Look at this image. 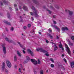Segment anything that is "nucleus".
Listing matches in <instances>:
<instances>
[{
    "mask_svg": "<svg viewBox=\"0 0 74 74\" xmlns=\"http://www.w3.org/2000/svg\"><path fill=\"white\" fill-rule=\"evenodd\" d=\"M31 61L33 63L34 65H37V61L34 59H31Z\"/></svg>",
    "mask_w": 74,
    "mask_h": 74,
    "instance_id": "obj_2",
    "label": "nucleus"
},
{
    "mask_svg": "<svg viewBox=\"0 0 74 74\" xmlns=\"http://www.w3.org/2000/svg\"><path fill=\"white\" fill-rule=\"evenodd\" d=\"M36 51H38V52H39V51H40V48L39 49H36Z\"/></svg>",
    "mask_w": 74,
    "mask_h": 74,
    "instance_id": "obj_41",
    "label": "nucleus"
},
{
    "mask_svg": "<svg viewBox=\"0 0 74 74\" xmlns=\"http://www.w3.org/2000/svg\"><path fill=\"white\" fill-rule=\"evenodd\" d=\"M55 8H57V9H59V7L58 5L56 6Z\"/></svg>",
    "mask_w": 74,
    "mask_h": 74,
    "instance_id": "obj_32",
    "label": "nucleus"
},
{
    "mask_svg": "<svg viewBox=\"0 0 74 74\" xmlns=\"http://www.w3.org/2000/svg\"><path fill=\"white\" fill-rule=\"evenodd\" d=\"M3 22H4L5 23H6V24L8 25H11V24L10 23L8 22V21H7L5 20H3Z\"/></svg>",
    "mask_w": 74,
    "mask_h": 74,
    "instance_id": "obj_7",
    "label": "nucleus"
},
{
    "mask_svg": "<svg viewBox=\"0 0 74 74\" xmlns=\"http://www.w3.org/2000/svg\"><path fill=\"white\" fill-rule=\"evenodd\" d=\"M27 51L28 52H29L30 54H31V56H33V52L32 51V50H30L29 49H28L27 50Z\"/></svg>",
    "mask_w": 74,
    "mask_h": 74,
    "instance_id": "obj_6",
    "label": "nucleus"
},
{
    "mask_svg": "<svg viewBox=\"0 0 74 74\" xmlns=\"http://www.w3.org/2000/svg\"><path fill=\"white\" fill-rule=\"evenodd\" d=\"M14 59L15 62L17 60V59L16 58V56H14Z\"/></svg>",
    "mask_w": 74,
    "mask_h": 74,
    "instance_id": "obj_21",
    "label": "nucleus"
},
{
    "mask_svg": "<svg viewBox=\"0 0 74 74\" xmlns=\"http://www.w3.org/2000/svg\"><path fill=\"white\" fill-rule=\"evenodd\" d=\"M70 45H71V46H73V44L72 43H70L69 44Z\"/></svg>",
    "mask_w": 74,
    "mask_h": 74,
    "instance_id": "obj_39",
    "label": "nucleus"
},
{
    "mask_svg": "<svg viewBox=\"0 0 74 74\" xmlns=\"http://www.w3.org/2000/svg\"><path fill=\"white\" fill-rule=\"evenodd\" d=\"M66 30H69V29L67 27H63L62 28V31H65Z\"/></svg>",
    "mask_w": 74,
    "mask_h": 74,
    "instance_id": "obj_9",
    "label": "nucleus"
},
{
    "mask_svg": "<svg viewBox=\"0 0 74 74\" xmlns=\"http://www.w3.org/2000/svg\"><path fill=\"white\" fill-rule=\"evenodd\" d=\"M54 51H56V50H57V49H58V47H57V46H56V45H54Z\"/></svg>",
    "mask_w": 74,
    "mask_h": 74,
    "instance_id": "obj_16",
    "label": "nucleus"
},
{
    "mask_svg": "<svg viewBox=\"0 0 74 74\" xmlns=\"http://www.w3.org/2000/svg\"><path fill=\"white\" fill-rule=\"evenodd\" d=\"M53 18H56V17H55V16H53Z\"/></svg>",
    "mask_w": 74,
    "mask_h": 74,
    "instance_id": "obj_59",
    "label": "nucleus"
},
{
    "mask_svg": "<svg viewBox=\"0 0 74 74\" xmlns=\"http://www.w3.org/2000/svg\"><path fill=\"white\" fill-rule=\"evenodd\" d=\"M6 31H8V29H7V28H6Z\"/></svg>",
    "mask_w": 74,
    "mask_h": 74,
    "instance_id": "obj_63",
    "label": "nucleus"
},
{
    "mask_svg": "<svg viewBox=\"0 0 74 74\" xmlns=\"http://www.w3.org/2000/svg\"><path fill=\"white\" fill-rule=\"evenodd\" d=\"M47 11H49V12L50 14H51V12H52L51 11H50V10H48V9H47Z\"/></svg>",
    "mask_w": 74,
    "mask_h": 74,
    "instance_id": "obj_24",
    "label": "nucleus"
},
{
    "mask_svg": "<svg viewBox=\"0 0 74 74\" xmlns=\"http://www.w3.org/2000/svg\"><path fill=\"white\" fill-rule=\"evenodd\" d=\"M64 56V54H62V56L63 57V56Z\"/></svg>",
    "mask_w": 74,
    "mask_h": 74,
    "instance_id": "obj_64",
    "label": "nucleus"
},
{
    "mask_svg": "<svg viewBox=\"0 0 74 74\" xmlns=\"http://www.w3.org/2000/svg\"><path fill=\"white\" fill-rule=\"evenodd\" d=\"M66 12H67V11H69V14L70 15H71L73 14V12L71 11H69V10H66Z\"/></svg>",
    "mask_w": 74,
    "mask_h": 74,
    "instance_id": "obj_10",
    "label": "nucleus"
},
{
    "mask_svg": "<svg viewBox=\"0 0 74 74\" xmlns=\"http://www.w3.org/2000/svg\"><path fill=\"white\" fill-rule=\"evenodd\" d=\"M46 73H48V70H47L46 71Z\"/></svg>",
    "mask_w": 74,
    "mask_h": 74,
    "instance_id": "obj_62",
    "label": "nucleus"
},
{
    "mask_svg": "<svg viewBox=\"0 0 74 74\" xmlns=\"http://www.w3.org/2000/svg\"><path fill=\"white\" fill-rule=\"evenodd\" d=\"M46 42L47 43H49V41L47 40H46Z\"/></svg>",
    "mask_w": 74,
    "mask_h": 74,
    "instance_id": "obj_46",
    "label": "nucleus"
},
{
    "mask_svg": "<svg viewBox=\"0 0 74 74\" xmlns=\"http://www.w3.org/2000/svg\"><path fill=\"white\" fill-rule=\"evenodd\" d=\"M71 64V66L72 68L74 67V62L72 61L71 62H70Z\"/></svg>",
    "mask_w": 74,
    "mask_h": 74,
    "instance_id": "obj_8",
    "label": "nucleus"
},
{
    "mask_svg": "<svg viewBox=\"0 0 74 74\" xmlns=\"http://www.w3.org/2000/svg\"><path fill=\"white\" fill-rule=\"evenodd\" d=\"M5 44H3L2 45V46L3 47H5Z\"/></svg>",
    "mask_w": 74,
    "mask_h": 74,
    "instance_id": "obj_44",
    "label": "nucleus"
},
{
    "mask_svg": "<svg viewBox=\"0 0 74 74\" xmlns=\"http://www.w3.org/2000/svg\"><path fill=\"white\" fill-rule=\"evenodd\" d=\"M27 28V27H26L25 26H24V27H23V28L25 30H26V29Z\"/></svg>",
    "mask_w": 74,
    "mask_h": 74,
    "instance_id": "obj_34",
    "label": "nucleus"
},
{
    "mask_svg": "<svg viewBox=\"0 0 74 74\" xmlns=\"http://www.w3.org/2000/svg\"><path fill=\"white\" fill-rule=\"evenodd\" d=\"M23 53H24V54L26 53V52H25V50H23Z\"/></svg>",
    "mask_w": 74,
    "mask_h": 74,
    "instance_id": "obj_42",
    "label": "nucleus"
},
{
    "mask_svg": "<svg viewBox=\"0 0 74 74\" xmlns=\"http://www.w3.org/2000/svg\"><path fill=\"white\" fill-rule=\"evenodd\" d=\"M51 67H52V68H53L54 67H55V65H53V64H51Z\"/></svg>",
    "mask_w": 74,
    "mask_h": 74,
    "instance_id": "obj_27",
    "label": "nucleus"
},
{
    "mask_svg": "<svg viewBox=\"0 0 74 74\" xmlns=\"http://www.w3.org/2000/svg\"><path fill=\"white\" fill-rule=\"evenodd\" d=\"M39 34H41V32H39Z\"/></svg>",
    "mask_w": 74,
    "mask_h": 74,
    "instance_id": "obj_61",
    "label": "nucleus"
},
{
    "mask_svg": "<svg viewBox=\"0 0 74 74\" xmlns=\"http://www.w3.org/2000/svg\"><path fill=\"white\" fill-rule=\"evenodd\" d=\"M40 74H44V72H43V71H42V70L40 71Z\"/></svg>",
    "mask_w": 74,
    "mask_h": 74,
    "instance_id": "obj_23",
    "label": "nucleus"
},
{
    "mask_svg": "<svg viewBox=\"0 0 74 74\" xmlns=\"http://www.w3.org/2000/svg\"><path fill=\"white\" fill-rule=\"evenodd\" d=\"M6 63L8 67H9V68L11 67V66H12L11 65V63L9 61H7L6 62Z\"/></svg>",
    "mask_w": 74,
    "mask_h": 74,
    "instance_id": "obj_3",
    "label": "nucleus"
},
{
    "mask_svg": "<svg viewBox=\"0 0 74 74\" xmlns=\"http://www.w3.org/2000/svg\"><path fill=\"white\" fill-rule=\"evenodd\" d=\"M31 18L32 19V21H34V18H33V17H32Z\"/></svg>",
    "mask_w": 74,
    "mask_h": 74,
    "instance_id": "obj_56",
    "label": "nucleus"
},
{
    "mask_svg": "<svg viewBox=\"0 0 74 74\" xmlns=\"http://www.w3.org/2000/svg\"><path fill=\"white\" fill-rule=\"evenodd\" d=\"M55 27L56 29H57V30H58V32L60 31V29L57 26H55Z\"/></svg>",
    "mask_w": 74,
    "mask_h": 74,
    "instance_id": "obj_18",
    "label": "nucleus"
},
{
    "mask_svg": "<svg viewBox=\"0 0 74 74\" xmlns=\"http://www.w3.org/2000/svg\"><path fill=\"white\" fill-rule=\"evenodd\" d=\"M33 1L34 3L35 4H38V1L36 0H33Z\"/></svg>",
    "mask_w": 74,
    "mask_h": 74,
    "instance_id": "obj_19",
    "label": "nucleus"
},
{
    "mask_svg": "<svg viewBox=\"0 0 74 74\" xmlns=\"http://www.w3.org/2000/svg\"><path fill=\"white\" fill-rule=\"evenodd\" d=\"M50 60L53 63H54V61L53 60V59H52V58H50Z\"/></svg>",
    "mask_w": 74,
    "mask_h": 74,
    "instance_id": "obj_30",
    "label": "nucleus"
},
{
    "mask_svg": "<svg viewBox=\"0 0 74 74\" xmlns=\"http://www.w3.org/2000/svg\"><path fill=\"white\" fill-rule=\"evenodd\" d=\"M3 51L4 53L5 54V53H6V48H5V47H3Z\"/></svg>",
    "mask_w": 74,
    "mask_h": 74,
    "instance_id": "obj_13",
    "label": "nucleus"
},
{
    "mask_svg": "<svg viewBox=\"0 0 74 74\" xmlns=\"http://www.w3.org/2000/svg\"><path fill=\"white\" fill-rule=\"evenodd\" d=\"M60 44L59 45V47L60 48H62L63 47V45H62V43H61V42H59Z\"/></svg>",
    "mask_w": 74,
    "mask_h": 74,
    "instance_id": "obj_14",
    "label": "nucleus"
},
{
    "mask_svg": "<svg viewBox=\"0 0 74 74\" xmlns=\"http://www.w3.org/2000/svg\"><path fill=\"white\" fill-rule=\"evenodd\" d=\"M9 9H10V10H12V8H11V7H9Z\"/></svg>",
    "mask_w": 74,
    "mask_h": 74,
    "instance_id": "obj_49",
    "label": "nucleus"
},
{
    "mask_svg": "<svg viewBox=\"0 0 74 74\" xmlns=\"http://www.w3.org/2000/svg\"><path fill=\"white\" fill-rule=\"evenodd\" d=\"M17 53L18 56H20V57H21V56H22L21 54L19 52V51H17Z\"/></svg>",
    "mask_w": 74,
    "mask_h": 74,
    "instance_id": "obj_15",
    "label": "nucleus"
},
{
    "mask_svg": "<svg viewBox=\"0 0 74 74\" xmlns=\"http://www.w3.org/2000/svg\"><path fill=\"white\" fill-rule=\"evenodd\" d=\"M53 22L54 24H56V22L54 21H53Z\"/></svg>",
    "mask_w": 74,
    "mask_h": 74,
    "instance_id": "obj_43",
    "label": "nucleus"
},
{
    "mask_svg": "<svg viewBox=\"0 0 74 74\" xmlns=\"http://www.w3.org/2000/svg\"><path fill=\"white\" fill-rule=\"evenodd\" d=\"M14 7H16V6H17L16 4H14Z\"/></svg>",
    "mask_w": 74,
    "mask_h": 74,
    "instance_id": "obj_55",
    "label": "nucleus"
},
{
    "mask_svg": "<svg viewBox=\"0 0 74 74\" xmlns=\"http://www.w3.org/2000/svg\"><path fill=\"white\" fill-rule=\"evenodd\" d=\"M56 38L57 40H58V39L59 38V36H57Z\"/></svg>",
    "mask_w": 74,
    "mask_h": 74,
    "instance_id": "obj_48",
    "label": "nucleus"
},
{
    "mask_svg": "<svg viewBox=\"0 0 74 74\" xmlns=\"http://www.w3.org/2000/svg\"><path fill=\"white\" fill-rule=\"evenodd\" d=\"M12 40H10L8 41V42H9V43H11L12 42Z\"/></svg>",
    "mask_w": 74,
    "mask_h": 74,
    "instance_id": "obj_36",
    "label": "nucleus"
},
{
    "mask_svg": "<svg viewBox=\"0 0 74 74\" xmlns=\"http://www.w3.org/2000/svg\"><path fill=\"white\" fill-rule=\"evenodd\" d=\"M63 60L65 63H66V62H67V61L66 60V59L64 58Z\"/></svg>",
    "mask_w": 74,
    "mask_h": 74,
    "instance_id": "obj_37",
    "label": "nucleus"
},
{
    "mask_svg": "<svg viewBox=\"0 0 74 74\" xmlns=\"http://www.w3.org/2000/svg\"><path fill=\"white\" fill-rule=\"evenodd\" d=\"M14 28L13 27H12L11 28V29H10V30L11 31H13V30H14Z\"/></svg>",
    "mask_w": 74,
    "mask_h": 74,
    "instance_id": "obj_38",
    "label": "nucleus"
},
{
    "mask_svg": "<svg viewBox=\"0 0 74 74\" xmlns=\"http://www.w3.org/2000/svg\"><path fill=\"white\" fill-rule=\"evenodd\" d=\"M47 36H49L50 38H51V39H52V38H53V37L52 36H51V34H47Z\"/></svg>",
    "mask_w": 74,
    "mask_h": 74,
    "instance_id": "obj_17",
    "label": "nucleus"
},
{
    "mask_svg": "<svg viewBox=\"0 0 74 74\" xmlns=\"http://www.w3.org/2000/svg\"><path fill=\"white\" fill-rule=\"evenodd\" d=\"M5 72H6V73H7L8 72V70H7V69H5Z\"/></svg>",
    "mask_w": 74,
    "mask_h": 74,
    "instance_id": "obj_53",
    "label": "nucleus"
},
{
    "mask_svg": "<svg viewBox=\"0 0 74 74\" xmlns=\"http://www.w3.org/2000/svg\"><path fill=\"white\" fill-rule=\"evenodd\" d=\"M3 3H5V4L6 3V4L7 3V1H5V0L3 1Z\"/></svg>",
    "mask_w": 74,
    "mask_h": 74,
    "instance_id": "obj_40",
    "label": "nucleus"
},
{
    "mask_svg": "<svg viewBox=\"0 0 74 74\" xmlns=\"http://www.w3.org/2000/svg\"><path fill=\"white\" fill-rule=\"evenodd\" d=\"M65 46L66 47V51H67L69 54H70V53H71V51H70V49H69L68 46H67V45L66 44H65Z\"/></svg>",
    "mask_w": 74,
    "mask_h": 74,
    "instance_id": "obj_4",
    "label": "nucleus"
},
{
    "mask_svg": "<svg viewBox=\"0 0 74 74\" xmlns=\"http://www.w3.org/2000/svg\"><path fill=\"white\" fill-rule=\"evenodd\" d=\"M16 11H18V9L17 8H16Z\"/></svg>",
    "mask_w": 74,
    "mask_h": 74,
    "instance_id": "obj_58",
    "label": "nucleus"
},
{
    "mask_svg": "<svg viewBox=\"0 0 74 74\" xmlns=\"http://www.w3.org/2000/svg\"><path fill=\"white\" fill-rule=\"evenodd\" d=\"M8 15V17L9 19L10 18V14H9L8 12L7 13Z\"/></svg>",
    "mask_w": 74,
    "mask_h": 74,
    "instance_id": "obj_20",
    "label": "nucleus"
},
{
    "mask_svg": "<svg viewBox=\"0 0 74 74\" xmlns=\"http://www.w3.org/2000/svg\"><path fill=\"white\" fill-rule=\"evenodd\" d=\"M32 10H33L34 11H33V12H29L31 15L32 16L35 15L36 17H38V15L37 14V10H36V9L34 6L32 7Z\"/></svg>",
    "mask_w": 74,
    "mask_h": 74,
    "instance_id": "obj_1",
    "label": "nucleus"
},
{
    "mask_svg": "<svg viewBox=\"0 0 74 74\" xmlns=\"http://www.w3.org/2000/svg\"><path fill=\"white\" fill-rule=\"evenodd\" d=\"M2 69L3 70H4V69H5V63L4 62H3V63L2 64Z\"/></svg>",
    "mask_w": 74,
    "mask_h": 74,
    "instance_id": "obj_11",
    "label": "nucleus"
},
{
    "mask_svg": "<svg viewBox=\"0 0 74 74\" xmlns=\"http://www.w3.org/2000/svg\"><path fill=\"white\" fill-rule=\"evenodd\" d=\"M5 40H6V41H8L9 40H8V39L7 38H5Z\"/></svg>",
    "mask_w": 74,
    "mask_h": 74,
    "instance_id": "obj_35",
    "label": "nucleus"
},
{
    "mask_svg": "<svg viewBox=\"0 0 74 74\" xmlns=\"http://www.w3.org/2000/svg\"><path fill=\"white\" fill-rule=\"evenodd\" d=\"M61 48L62 51H64V48H63V47H62Z\"/></svg>",
    "mask_w": 74,
    "mask_h": 74,
    "instance_id": "obj_54",
    "label": "nucleus"
},
{
    "mask_svg": "<svg viewBox=\"0 0 74 74\" xmlns=\"http://www.w3.org/2000/svg\"><path fill=\"white\" fill-rule=\"evenodd\" d=\"M51 8H52V9H53V10L54 9V8H53V6H51L50 7Z\"/></svg>",
    "mask_w": 74,
    "mask_h": 74,
    "instance_id": "obj_47",
    "label": "nucleus"
},
{
    "mask_svg": "<svg viewBox=\"0 0 74 74\" xmlns=\"http://www.w3.org/2000/svg\"><path fill=\"white\" fill-rule=\"evenodd\" d=\"M19 71L20 72H21L22 71V70H21V68H19Z\"/></svg>",
    "mask_w": 74,
    "mask_h": 74,
    "instance_id": "obj_45",
    "label": "nucleus"
},
{
    "mask_svg": "<svg viewBox=\"0 0 74 74\" xmlns=\"http://www.w3.org/2000/svg\"><path fill=\"white\" fill-rule=\"evenodd\" d=\"M40 50L41 52H42L43 53H48V52L47 51L43 49L42 48H40Z\"/></svg>",
    "mask_w": 74,
    "mask_h": 74,
    "instance_id": "obj_5",
    "label": "nucleus"
},
{
    "mask_svg": "<svg viewBox=\"0 0 74 74\" xmlns=\"http://www.w3.org/2000/svg\"><path fill=\"white\" fill-rule=\"evenodd\" d=\"M38 64H41V62L40 61V60L39 59L38 60Z\"/></svg>",
    "mask_w": 74,
    "mask_h": 74,
    "instance_id": "obj_25",
    "label": "nucleus"
},
{
    "mask_svg": "<svg viewBox=\"0 0 74 74\" xmlns=\"http://www.w3.org/2000/svg\"><path fill=\"white\" fill-rule=\"evenodd\" d=\"M1 5H3V3H1Z\"/></svg>",
    "mask_w": 74,
    "mask_h": 74,
    "instance_id": "obj_60",
    "label": "nucleus"
},
{
    "mask_svg": "<svg viewBox=\"0 0 74 74\" xmlns=\"http://www.w3.org/2000/svg\"><path fill=\"white\" fill-rule=\"evenodd\" d=\"M20 18L21 19H22V17L21 16H20Z\"/></svg>",
    "mask_w": 74,
    "mask_h": 74,
    "instance_id": "obj_50",
    "label": "nucleus"
},
{
    "mask_svg": "<svg viewBox=\"0 0 74 74\" xmlns=\"http://www.w3.org/2000/svg\"><path fill=\"white\" fill-rule=\"evenodd\" d=\"M21 68L22 69H23V67L22 66V64H21Z\"/></svg>",
    "mask_w": 74,
    "mask_h": 74,
    "instance_id": "obj_51",
    "label": "nucleus"
},
{
    "mask_svg": "<svg viewBox=\"0 0 74 74\" xmlns=\"http://www.w3.org/2000/svg\"><path fill=\"white\" fill-rule=\"evenodd\" d=\"M23 8L25 11H28V9L26 6H23Z\"/></svg>",
    "mask_w": 74,
    "mask_h": 74,
    "instance_id": "obj_12",
    "label": "nucleus"
},
{
    "mask_svg": "<svg viewBox=\"0 0 74 74\" xmlns=\"http://www.w3.org/2000/svg\"><path fill=\"white\" fill-rule=\"evenodd\" d=\"M17 43H18V44L21 47H22V45H21V42H18Z\"/></svg>",
    "mask_w": 74,
    "mask_h": 74,
    "instance_id": "obj_22",
    "label": "nucleus"
},
{
    "mask_svg": "<svg viewBox=\"0 0 74 74\" xmlns=\"http://www.w3.org/2000/svg\"><path fill=\"white\" fill-rule=\"evenodd\" d=\"M15 67L16 68V69L17 67V66L16 65H15Z\"/></svg>",
    "mask_w": 74,
    "mask_h": 74,
    "instance_id": "obj_52",
    "label": "nucleus"
},
{
    "mask_svg": "<svg viewBox=\"0 0 74 74\" xmlns=\"http://www.w3.org/2000/svg\"><path fill=\"white\" fill-rule=\"evenodd\" d=\"M27 27H29V28H30V27H31V24H28L27 25Z\"/></svg>",
    "mask_w": 74,
    "mask_h": 74,
    "instance_id": "obj_28",
    "label": "nucleus"
},
{
    "mask_svg": "<svg viewBox=\"0 0 74 74\" xmlns=\"http://www.w3.org/2000/svg\"><path fill=\"white\" fill-rule=\"evenodd\" d=\"M26 58L27 60H30V58H29L28 56H26Z\"/></svg>",
    "mask_w": 74,
    "mask_h": 74,
    "instance_id": "obj_26",
    "label": "nucleus"
},
{
    "mask_svg": "<svg viewBox=\"0 0 74 74\" xmlns=\"http://www.w3.org/2000/svg\"><path fill=\"white\" fill-rule=\"evenodd\" d=\"M45 55H46V56H49V54L48 53H46L45 54Z\"/></svg>",
    "mask_w": 74,
    "mask_h": 74,
    "instance_id": "obj_33",
    "label": "nucleus"
},
{
    "mask_svg": "<svg viewBox=\"0 0 74 74\" xmlns=\"http://www.w3.org/2000/svg\"><path fill=\"white\" fill-rule=\"evenodd\" d=\"M48 30L49 32H52V29H48Z\"/></svg>",
    "mask_w": 74,
    "mask_h": 74,
    "instance_id": "obj_31",
    "label": "nucleus"
},
{
    "mask_svg": "<svg viewBox=\"0 0 74 74\" xmlns=\"http://www.w3.org/2000/svg\"><path fill=\"white\" fill-rule=\"evenodd\" d=\"M71 39L72 40L74 41V36H72L71 37Z\"/></svg>",
    "mask_w": 74,
    "mask_h": 74,
    "instance_id": "obj_29",
    "label": "nucleus"
},
{
    "mask_svg": "<svg viewBox=\"0 0 74 74\" xmlns=\"http://www.w3.org/2000/svg\"><path fill=\"white\" fill-rule=\"evenodd\" d=\"M21 6H19V8L20 9H21Z\"/></svg>",
    "mask_w": 74,
    "mask_h": 74,
    "instance_id": "obj_57",
    "label": "nucleus"
}]
</instances>
